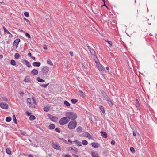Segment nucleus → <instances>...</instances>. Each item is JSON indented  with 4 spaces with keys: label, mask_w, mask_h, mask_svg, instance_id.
Returning a JSON list of instances; mask_svg holds the SVG:
<instances>
[{
    "label": "nucleus",
    "mask_w": 157,
    "mask_h": 157,
    "mask_svg": "<svg viewBox=\"0 0 157 157\" xmlns=\"http://www.w3.org/2000/svg\"><path fill=\"white\" fill-rule=\"evenodd\" d=\"M65 116L67 118L72 120H75L77 117V115L75 113L70 112H66Z\"/></svg>",
    "instance_id": "f257e3e1"
},
{
    "label": "nucleus",
    "mask_w": 157,
    "mask_h": 157,
    "mask_svg": "<svg viewBox=\"0 0 157 157\" xmlns=\"http://www.w3.org/2000/svg\"><path fill=\"white\" fill-rule=\"evenodd\" d=\"M77 125V122L76 121H71L68 124V128L70 129H73L75 128Z\"/></svg>",
    "instance_id": "f03ea898"
},
{
    "label": "nucleus",
    "mask_w": 157,
    "mask_h": 157,
    "mask_svg": "<svg viewBox=\"0 0 157 157\" xmlns=\"http://www.w3.org/2000/svg\"><path fill=\"white\" fill-rule=\"evenodd\" d=\"M69 120L67 117L62 118L59 121V123L61 125H64L67 123Z\"/></svg>",
    "instance_id": "7ed1b4c3"
},
{
    "label": "nucleus",
    "mask_w": 157,
    "mask_h": 157,
    "mask_svg": "<svg viewBox=\"0 0 157 157\" xmlns=\"http://www.w3.org/2000/svg\"><path fill=\"white\" fill-rule=\"evenodd\" d=\"M52 146L53 148L57 150H60V146L59 144L55 143L52 144Z\"/></svg>",
    "instance_id": "20e7f679"
},
{
    "label": "nucleus",
    "mask_w": 157,
    "mask_h": 157,
    "mask_svg": "<svg viewBox=\"0 0 157 157\" xmlns=\"http://www.w3.org/2000/svg\"><path fill=\"white\" fill-rule=\"evenodd\" d=\"M49 119L52 121L54 122H56L58 120V118L55 116H53L52 115L50 114L48 115Z\"/></svg>",
    "instance_id": "39448f33"
},
{
    "label": "nucleus",
    "mask_w": 157,
    "mask_h": 157,
    "mask_svg": "<svg viewBox=\"0 0 157 157\" xmlns=\"http://www.w3.org/2000/svg\"><path fill=\"white\" fill-rule=\"evenodd\" d=\"M20 40L19 39H17L14 41L13 44V46L15 47V48H17L18 47V45Z\"/></svg>",
    "instance_id": "423d86ee"
},
{
    "label": "nucleus",
    "mask_w": 157,
    "mask_h": 157,
    "mask_svg": "<svg viewBox=\"0 0 157 157\" xmlns=\"http://www.w3.org/2000/svg\"><path fill=\"white\" fill-rule=\"evenodd\" d=\"M0 106L2 109H6L8 108V105L7 104L1 102L0 103Z\"/></svg>",
    "instance_id": "0eeeda50"
},
{
    "label": "nucleus",
    "mask_w": 157,
    "mask_h": 157,
    "mask_svg": "<svg viewBox=\"0 0 157 157\" xmlns=\"http://www.w3.org/2000/svg\"><path fill=\"white\" fill-rule=\"evenodd\" d=\"M49 71V68L47 67H44L43 68V72L44 74L46 75Z\"/></svg>",
    "instance_id": "6e6552de"
},
{
    "label": "nucleus",
    "mask_w": 157,
    "mask_h": 157,
    "mask_svg": "<svg viewBox=\"0 0 157 157\" xmlns=\"http://www.w3.org/2000/svg\"><path fill=\"white\" fill-rule=\"evenodd\" d=\"M91 154L92 157H99L98 153L96 152L92 151Z\"/></svg>",
    "instance_id": "1a4fd4ad"
},
{
    "label": "nucleus",
    "mask_w": 157,
    "mask_h": 157,
    "mask_svg": "<svg viewBox=\"0 0 157 157\" xmlns=\"http://www.w3.org/2000/svg\"><path fill=\"white\" fill-rule=\"evenodd\" d=\"M92 147L95 148H98L100 147V144L98 143L93 142L91 144Z\"/></svg>",
    "instance_id": "9d476101"
},
{
    "label": "nucleus",
    "mask_w": 157,
    "mask_h": 157,
    "mask_svg": "<svg viewBox=\"0 0 157 157\" xmlns=\"http://www.w3.org/2000/svg\"><path fill=\"white\" fill-rule=\"evenodd\" d=\"M101 93L102 94V96L105 99V100H107L108 98V96L107 95L106 93H105L103 90L101 91Z\"/></svg>",
    "instance_id": "9b49d317"
},
{
    "label": "nucleus",
    "mask_w": 157,
    "mask_h": 157,
    "mask_svg": "<svg viewBox=\"0 0 157 157\" xmlns=\"http://www.w3.org/2000/svg\"><path fill=\"white\" fill-rule=\"evenodd\" d=\"M87 48H88V50H89V51H90L91 53L92 54V55H95V51H94V49H92L91 47L89 46H87Z\"/></svg>",
    "instance_id": "f8f14e48"
},
{
    "label": "nucleus",
    "mask_w": 157,
    "mask_h": 157,
    "mask_svg": "<svg viewBox=\"0 0 157 157\" xmlns=\"http://www.w3.org/2000/svg\"><path fill=\"white\" fill-rule=\"evenodd\" d=\"M31 73L33 75H36L38 74V71L37 70L34 69L31 71Z\"/></svg>",
    "instance_id": "ddd939ff"
},
{
    "label": "nucleus",
    "mask_w": 157,
    "mask_h": 157,
    "mask_svg": "<svg viewBox=\"0 0 157 157\" xmlns=\"http://www.w3.org/2000/svg\"><path fill=\"white\" fill-rule=\"evenodd\" d=\"M40 63L39 62H34L32 63L33 65L35 67H39L40 65Z\"/></svg>",
    "instance_id": "4468645a"
},
{
    "label": "nucleus",
    "mask_w": 157,
    "mask_h": 157,
    "mask_svg": "<svg viewBox=\"0 0 157 157\" xmlns=\"http://www.w3.org/2000/svg\"><path fill=\"white\" fill-rule=\"evenodd\" d=\"M101 135L103 136V137L104 138H106L107 137V135L105 132H101Z\"/></svg>",
    "instance_id": "2eb2a0df"
},
{
    "label": "nucleus",
    "mask_w": 157,
    "mask_h": 157,
    "mask_svg": "<svg viewBox=\"0 0 157 157\" xmlns=\"http://www.w3.org/2000/svg\"><path fill=\"white\" fill-rule=\"evenodd\" d=\"M27 102L29 103V107H31L32 108L34 107V105H32L31 104V99L29 98H28L27 99Z\"/></svg>",
    "instance_id": "dca6fc26"
},
{
    "label": "nucleus",
    "mask_w": 157,
    "mask_h": 157,
    "mask_svg": "<svg viewBox=\"0 0 157 157\" xmlns=\"http://www.w3.org/2000/svg\"><path fill=\"white\" fill-rule=\"evenodd\" d=\"M97 66L99 70V71H102L103 70V68L101 65L99 63H98V64H97Z\"/></svg>",
    "instance_id": "f3484780"
},
{
    "label": "nucleus",
    "mask_w": 157,
    "mask_h": 157,
    "mask_svg": "<svg viewBox=\"0 0 157 157\" xmlns=\"http://www.w3.org/2000/svg\"><path fill=\"white\" fill-rule=\"evenodd\" d=\"M73 142L75 143V144H76V145L78 146H81V142L80 141H78L77 140H75Z\"/></svg>",
    "instance_id": "a211bd4d"
},
{
    "label": "nucleus",
    "mask_w": 157,
    "mask_h": 157,
    "mask_svg": "<svg viewBox=\"0 0 157 157\" xmlns=\"http://www.w3.org/2000/svg\"><path fill=\"white\" fill-rule=\"evenodd\" d=\"M24 81L25 82H30V78L29 76L26 77L25 78Z\"/></svg>",
    "instance_id": "6ab92c4d"
},
{
    "label": "nucleus",
    "mask_w": 157,
    "mask_h": 157,
    "mask_svg": "<svg viewBox=\"0 0 157 157\" xmlns=\"http://www.w3.org/2000/svg\"><path fill=\"white\" fill-rule=\"evenodd\" d=\"M94 60L95 61V63H96V64H98V63H99L98 60V58H97V57L95 55H94Z\"/></svg>",
    "instance_id": "aec40b11"
},
{
    "label": "nucleus",
    "mask_w": 157,
    "mask_h": 157,
    "mask_svg": "<svg viewBox=\"0 0 157 157\" xmlns=\"http://www.w3.org/2000/svg\"><path fill=\"white\" fill-rule=\"evenodd\" d=\"M55 128V125L54 124H51L48 126V128L50 129H53Z\"/></svg>",
    "instance_id": "412c9836"
},
{
    "label": "nucleus",
    "mask_w": 157,
    "mask_h": 157,
    "mask_svg": "<svg viewBox=\"0 0 157 157\" xmlns=\"http://www.w3.org/2000/svg\"><path fill=\"white\" fill-rule=\"evenodd\" d=\"M82 130V128L81 127L79 126L77 128V130L79 133L81 132Z\"/></svg>",
    "instance_id": "4be33fe9"
},
{
    "label": "nucleus",
    "mask_w": 157,
    "mask_h": 157,
    "mask_svg": "<svg viewBox=\"0 0 157 157\" xmlns=\"http://www.w3.org/2000/svg\"><path fill=\"white\" fill-rule=\"evenodd\" d=\"M6 152L8 154H10L11 153V151L10 150V148H7L6 150Z\"/></svg>",
    "instance_id": "5701e85b"
},
{
    "label": "nucleus",
    "mask_w": 157,
    "mask_h": 157,
    "mask_svg": "<svg viewBox=\"0 0 157 157\" xmlns=\"http://www.w3.org/2000/svg\"><path fill=\"white\" fill-rule=\"evenodd\" d=\"M37 80L38 81L40 82H45V81L44 80L41 79L40 77L37 78Z\"/></svg>",
    "instance_id": "b1692460"
},
{
    "label": "nucleus",
    "mask_w": 157,
    "mask_h": 157,
    "mask_svg": "<svg viewBox=\"0 0 157 157\" xmlns=\"http://www.w3.org/2000/svg\"><path fill=\"white\" fill-rule=\"evenodd\" d=\"M11 117H6V122H9L11 121Z\"/></svg>",
    "instance_id": "393cba45"
},
{
    "label": "nucleus",
    "mask_w": 157,
    "mask_h": 157,
    "mask_svg": "<svg viewBox=\"0 0 157 157\" xmlns=\"http://www.w3.org/2000/svg\"><path fill=\"white\" fill-rule=\"evenodd\" d=\"M25 64H26V65L28 67H30L31 64L30 63L26 60H25Z\"/></svg>",
    "instance_id": "a878e982"
},
{
    "label": "nucleus",
    "mask_w": 157,
    "mask_h": 157,
    "mask_svg": "<svg viewBox=\"0 0 157 157\" xmlns=\"http://www.w3.org/2000/svg\"><path fill=\"white\" fill-rule=\"evenodd\" d=\"M20 56V55L18 53H16L14 55V57L15 59H18Z\"/></svg>",
    "instance_id": "bb28decb"
},
{
    "label": "nucleus",
    "mask_w": 157,
    "mask_h": 157,
    "mask_svg": "<svg viewBox=\"0 0 157 157\" xmlns=\"http://www.w3.org/2000/svg\"><path fill=\"white\" fill-rule=\"evenodd\" d=\"M79 95L82 97H84V94L83 92L81 90H79Z\"/></svg>",
    "instance_id": "cd10ccee"
},
{
    "label": "nucleus",
    "mask_w": 157,
    "mask_h": 157,
    "mask_svg": "<svg viewBox=\"0 0 157 157\" xmlns=\"http://www.w3.org/2000/svg\"><path fill=\"white\" fill-rule=\"evenodd\" d=\"M47 63L48 64H49L51 66L53 65V64L51 62V61L50 59H48L47 61Z\"/></svg>",
    "instance_id": "c85d7f7f"
},
{
    "label": "nucleus",
    "mask_w": 157,
    "mask_h": 157,
    "mask_svg": "<svg viewBox=\"0 0 157 157\" xmlns=\"http://www.w3.org/2000/svg\"><path fill=\"white\" fill-rule=\"evenodd\" d=\"M64 104L67 106H69L70 105V104L67 101H64Z\"/></svg>",
    "instance_id": "c756f323"
},
{
    "label": "nucleus",
    "mask_w": 157,
    "mask_h": 157,
    "mask_svg": "<svg viewBox=\"0 0 157 157\" xmlns=\"http://www.w3.org/2000/svg\"><path fill=\"white\" fill-rule=\"evenodd\" d=\"M82 144L84 145H86L88 144V142L86 140H83L82 141Z\"/></svg>",
    "instance_id": "7c9ffc66"
},
{
    "label": "nucleus",
    "mask_w": 157,
    "mask_h": 157,
    "mask_svg": "<svg viewBox=\"0 0 157 157\" xmlns=\"http://www.w3.org/2000/svg\"><path fill=\"white\" fill-rule=\"evenodd\" d=\"M100 109L101 110L103 113H105V110H104V107L101 105L100 107Z\"/></svg>",
    "instance_id": "2f4dec72"
},
{
    "label": "nucleus",
    "mask_w": 157,
    "mask_h": 157,
    "mask_svg": "<svg viewBox=\"0 0 157 157\" xmlns=\"http://www.w3.org/2000/svg\"><path fill=\"white\" fill-rule=\"evenodd\" d=\"M3 28L4 32L7 33L8 34H10V33L6 29L5 27L3 26Z\"/></svg>",
    "instance_id": "473e14b6"
},
{
    "label": "nucleus",
    "mask_w": 157,
    "mask_h": 157,
    "mask_svg": "<svg viewBox=\"0 0 157 157\" xmlns=\"http://www.w3.org/2000/svg\"><path fill=\"white\" fill-rule=\"evenodd\" d=\"M35 119V117L34 115H31L29 117L30 120H33Z\"/></svg>",
    "instance_id": "72a5a7b5"
},
{
    "label": "nucleus",
    "mask_w": 157,
    "mask_h": 157,
    "mask_svg": "<svg viewBox=\"0 0 157 157\" xmlns=\"http://www.w3.org/2000/svg\"><path fill=\"white\" fill-rule=\"evenodd\" d=\"M13 120L14 123L15 124H17V121L16 118L15 117V115H14L13 116Z\"/></svg>",
    "instance_id": "f704fd0d"
},
{
    "label": "nucleus",
    "mask_w": 157,
    "mask_h": 157,
    "mask_svg": "<svg viewBox=\"0 0 157 157\" xmlns=\"http://www.w3.org/2000/svg\"><path fill=\"white\" fill-rule=\"evenodd\" d=\"M49 83H48V84H41L40 86L41 87L44 88H46L47 86L49 85Z\"/></svg>",
    "instance_id": "c9c22d12"
},
{
    "label": "nucleus",
    "mask_w": 157,
    "mask_h": 157,
    "mask_svg": "<svg viewBox=\"0 0 157 157\" xmlns=\"http://www.w3.org/2000/svg\"><path fill=\"white\" fill-rule=\"evenodd\" d=\"M77 101H78L76 99H71V102L74 104L76 102H77Z\"/></svg>",
    "instance_id": "e433bc0d"
},
{
    "label": "nucleus",
    "mask_w": 157,
    "mask_h": 157,
    "mask_svg": "<svg viewBox=\"0 0 157 157\" xmlns=\"http://www.w3.org/2000/svg\"><path fill=\"white\" fill-rule=\"evenodd\" d=\"M136 107H138L140 106L139 103L137 99H136Z\"/></svg>",
    "instance_id": "4c0bfd02"
},
{
    "label": "nucleus",
    "mask_w": 157,
    "mask_h": 157,
    "mask_svg": "<svg viewBox=\"0 0 157 157\" xmlns=\"http://www.w3.org/2000/svg\"><path fill=\"white\" fill-rule=\"evenodd\" d=\"M107 100V101H108V103H109V104L111 105V106H112V102L110 100L109 98H108L107 100Z\"/></svg>",
    "instance_id": "58836bf2"
},
{
    "label": "nucleus",
    "mask_w": 157,
    "mask_h": 157,
    "mask_svg": "<svg viewBox=\"0 0 157 157\" xmlns=\"http://www.w3.org/2000/svg\"><path fill=\"white\" fill-rule=\"evenodd\" d=\"M11 65H16V63L15 61L13 60H12L11 61Z\"/></svg>",
    "instance_id": "ea45409f"
},
{
    "label": "nucleus",
    "mask_w": 157,
    "mask_h": 157,
    "mask_svg": "<svg viewBox=\"0 0 157 157\" xmlns=\"http://www.w3.org/2000/svg\"><path fill=\"white\" fill-rule=\"evenodd\" d=\"M44 110L46 112H48L49 111L50 108L49 107H45L44 108Z\"/></svg>",
    "instance_id": "a19ab883"
},
{
    "label": "nucleus",
    "mask_w": 157,
    "mask_h": 157,
    "mask_svg": "<svg viewBox=\"0 0 157 157\" xmlns=\"http://www.w3.org/2000/svg\"><path fill=\"white\" fill-rule=\"evenodd\" d=\"M130 150L132 152L134 153L135 152V150L133 147H131L130 148Z\"/></svg>",
    "instance_id": "79ce46f5"
},
{
    "label": "nucleus",
    "mask_w": 157,
    "mask_h": 157,
    "mask_svg": "<svg viewBox=\"0 0 157 157\" xmlns=\"http://www.w3.org/2000/svg\"><path fill=\"white\" fill-rule=\"evenodd\" d=\"M24 14L26 17H28L29 16V13L27 12H24Z\"/></svg>",
    "instance_id": "37998d69"
},
{
    "label": "nucleus",
    "mask_w": 157,
    "mask_h": 157,
    "mask_svg": "<svg viewBox=\"0 0 157 157\" xmlns=\"http://www.w3.org/2000/svg\"><path fill=\"white\" fill-rule=\"evenodd\" d=\"M20 132L21 135L24 136H26V134L25 132H23L21 130L20 131Z\"/></svg>",
    "instance_id": "c03bdc74"
},
{
    "label": "nucleus",
    "mask_w": 157,
    "mask_h": 157,
    "mask_svg": "<svg viewBox=\"0 0 157 157\" xmlns=\"http://www.w3.org/2000/svg\"><path fill=\"white\" fill-rule=\"evenodd\" d=\"M25 36L27 37H28L29 38H31V37H30L29 34L28 33H25Z\"/></svg>",
    "instance_id": "a18cd8bd"
},
{
    "label": "nucleus",
    "mask_w": 157,
    "mask_h": 157,
    "mask_svg": "<svg viewBox=\"0 0 157 157\" xmlns=\"http://www.w3.org/2000/svg\"><path fill=\"white\" fill-rule=\"evenodd\" d=\"M87 137H88L89 139H91V136L90 135L89 133H87Z\"/></svg>",
    "instance_id": "49530a36"
},
{
    "label": "nucleus",
    "mask_w": 157,
    "mask_h": 157,
    "mask_svg": "<svg viewBox=\"0 0 157 157\" xmlns=\"http://www.w3.org/2000/svg\"><path fill=\"white\" fill-rule=\"evenodd\" d=\"M107 41L108 44L110 45V46L111 47L112 46V42L111 41Z\"/></svg>",
    "instance_id": "de8ad7c7"
},
{
    "label": "nucleus",
    "mask_w": 157,
    "mask_h": 157,
    "mask_svg": "<svg viewBox=\"0 0 157 157\" xmlns=\"http://www.w3.org/2000/svg\"><path fill=\"white\" fill-rule=\"evenodd\" d=\"M2 100L3 101H7V99L6 98L4 97L2 98Z\"/></svg>",
    "instance_id": "09e8293b"
},
{
    "label": "nucleus",
    "mask_w": 157,
    "mask_h": 157,
    "mask_svg": "<svg viewBox=\"0 0 157 157\" xmlns=\"http://www.w3.org/2000/svg\"><path fill=\"white\" fill-rule=\"evenodd\" d=\"M111 144L112 145H114L115 144V141L114 140H112L111 142Z\"/></svg>",
    "instance_id": "8fccbe9b"
},
{
    "label": "nucleus",
    "mask_w": 157,
    "mask_h": 157,
    "mask_svg": "<svg viewBox=\"0 0 157 157\" xmlns=\"http://www.w3.org/2000/svg\"><path fill=\"white\" fill-rule=\"evenodd\" d=\"M26 114L28 116H30L31 114V113L28 112V111H27L26 112Z\"/></svg>",
    "instance_id": "3c124183"
},
{
    "label": "nucleus",
    "mask_w": 157,
    "mask_h": 157,
    "mask_svg": "<svg viewBox=\"0 0 157 157\" xmlns=\"http://www.w3.org/2000/svg\"><path fill=\"white\" fill-rule=\"evenodd\" d=\"M55 130L57 132H59V133L60 132V130L57 128H56L55 129Z\"/></svg>",
    "instance_id": "603ef678"
},
{
    "label": "nucleus",
    "mask_w": 157,
    "mask_h": 157,
    "mask_svg": "<svg viewBox=\"0 0 157 157\" xmlns=\"http://www.w3.org/2000/svg\"><path fill=\"white\" fill-rule=\"evenodd\" d=\"M25 21L27 22H29V24H30V21H29L26 18H25Z\"/></svg>",
    "instance_id": "864d4df0"
},
{
    "label": "nucleus",
    "mask_w": 157,
    "mask_h": 157,
    "mask_svg": "<svg viewBox=\"0 0 157 157\" xmlns=\"http://www.w3.org/2000/svg\"><path fill=\"white\" fill-rule=\"evenodd\" d=\"M28 55L30 57H31L32 56V55H31V53L30 52H29L28 54Z\"/></svg>",
    "instance_id": "5fc2aeb1"
},
{
    "label": "nucleus",
    "mask_w": 157,
    "mask_h": 157,
    "mask_svg": "<svg viewBox=\"0 0 157 157\" xmlns=\"http://www.w3.org/2000/svg\"><path fill=\"white\" fill-rule=\"evenodd\" d=\"M3 56L2 55H0V59H2Z\"/></svg>",
    "instance_id": "6e6d98bb"
},
{
    "label": "nucleus",
    "mask_w": 157,
    "mask_h": 157,
    "mask_svg": "<svg viewBox=\"0 0 157 157\" xmlns=\"http://www.w3.org/2000/svg\"><path fill=\"white\" fill-rule=\"evenodd\" d=\"M69 53H70V54L71 56H73V52H69Z\"/></svg>",
    "instance_id": "4d7b16f0"
},
{
    "label": "nucleus",
    "mask_w": 157,
    "mask_h": 157,
    "mask_svg": "<svg viewBox=\"0 0 157 157\" xmlns=\"http://www.w3.org/2000/svg\"><path fill=\"white\" fill-rule=\"evenodd\" d=\"M20 94L21 95H23L24 94V93L23 92H21L20 93Z\"/></svg>",
    "instance_id": "13d9d810"
},
{
    "label": "nucleus",
    "mask_w": 157,
    "mask_h": 157,
    "mask_svg": "<svg viewBox=\"0 0 157 157\" xmlns=\"http://www.w3.org/2000/svg\"><path fill=\"white\" fill-rule=\"evenodd\" d=\"M65 157H71L69 155L67 154L65 156Z\"/></svg>",
    "instance_id": "bf43d9fd"
},
{
    "label": "nucleus",
    "mask_w": 157,
    "mask_h": 157,
    "mask_svg": "<svg viewBox=\"0 0 157 157\" xmlns=\"http://www.w3.org/2000/svg\"><path fill=\"white\" fill-rule=\"evenodd\" d=\"M31 58L33 59V60H35V59H36L35 57H34L32 56V57H31Z\"/></svg>",
    "instance_id": "052dcab7"
},
{
    "label": "nucleus",
    "mask_w": 157,
    "mask_h": 157,
    "mask_svg": "<svg viewBox=\"0 0 157 157\" xmlns=\"http://www.w3.org/2000/svg\"><path fill=\"white\" fill-rule=\"evenodd\" d=\"M133 135L134 136H136V134L135 132L134 131L133 132Z\"/></svg>",
    "instance_id": "680f3d73"
},
{
    "label": "nucleus",
    "mask_w": 157,
    "mask_h": 157,
    "mask_svg": "<svg viewBox=\"0 0 157 157\" xmlns=\"http://www.w3.org/2000/svg\"><path fill=\"white\" fill-rule=\"evenodd\" d=\"M28 157H33V155H29L28 156Z\"/></svg>",
    "instance_id": "e2e57ef3"
},
{
    "label": "nucleus",
    "mask_w": 157,
    "mask_h": 157,
    "mask_svg": "<svg viewBox=\"0 0 157 157\" xmlns=\"http://www.w3.org/2000/svg\"><path fill=\"white\" fill-rule=\"evenodd\" d=\"M74 151L76 153L77 152V150H76V149H75L74 150Z\"/></svg>",
    "instance_id": "0e129e2a"
},
{
    "label": "nucleus",
    "mask_w": 157,
    "mask_h": 157,
    "mask_svg": "<svg viewBox=\"0 0 157 157\" xmlns=\"http://www.w3.org/2000/svg\"><path fill=\"white\" fill-rule=\"evenodd\" d=\"M102 1L104 3V5H105L107 7V6L105 5V0H102Z\"/></svg>",
    "instance_id": "69168bd1"
},
{
    "label": "nucleus",
    "mask_w": 157,
    "mask_h": 157,
    "mask_svg": "<svg viewBox=\"0 0 157 157\" xmlns=\"http://www.w3.org/2000/svg\"><path fill=\"white\" fill-rule=\"evenodd\" d=\"M44 48L45 50L47 49V47L46 46H45Z\"/></svg>",
    "instance_id": "338daca9"
},
{
    "label": "nucleus",
    "mask_w": 157,
    "mask_h": 157,
    "mask_svg": "<svg viewBox=\"0 0 157 157\" xmlns=\"http://www.w3.org/2000/svg\"><path fill=\"white\" fill-rule=\"evenodd\" d=\"M106 69L107 70H109V67H106Z\"/></svg>",
    "instance_id": "774afa93"
}]
</instances>
